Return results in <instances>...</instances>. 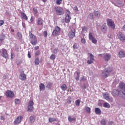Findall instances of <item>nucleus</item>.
Wrapping results in <instances>:
<instances>
[{
  "label": "nucleus",
  "instance_id": "f257e3e1",
  "mask_svg": "<svg viewBox=\"0 0 125 125\" xmlns=\"http://www.w3.org/2000/svg\"><path fill=\"white\" fill-rule=\"evenodd\" d=\"M112 71H113V68H112V67H108L105 68L104 69V72H103L101 74L103 79H106V78H108V77L110 76V74Z\"/></svg>",
  "mask_w": 125,
  "mask_h": 125
},
{
  "label": "nucleus",
  "instance_id": "f03ea898",
  "mask_svg": "<svg viewBox=\"0 0 125 125\" xmlns=\"http://www.w3.org/2000/svg\"><path fill=\"white\" fill-rule=\"evenodd\" d=\"M54 9L57 14V15L61 16L64 14V10L62 7L60 6H56L54 8Z\"/></svg>",
  "mask_w": 125,
  "mask_h": 125
},
{
  "label": "nucleus",
  "instance_id": "7ed1b4c3",
  "mask_svg": "<svg viewBox=\"0 0 125 125\" xmlns=\"http://www.w3.org/2000/svg\"><path fill=\"white\" fill-rule=\"evenodd\" d=\"M107 26L108 27H110L111 29H113V30H115V28L116 27L115 25V22L114 21H112L111 19H108L106 20Z\"/></svg>",
  "mask_w": 125,
  "mask_h": 125
},
{
  "label": "nucleus",
  "instance_id": "20e7f679",
  "mask_svg": "<svg viewBox=\"0 0 125 125\" xmlns=\"http://www.w3.org/2000/svg\"><path fill=\"white\" fill-rule=\"evenodd\" d=\"M61 29L60 27H59V26H56L55 28V30H53V32H52V35L54 37H55L56 36H58V34H59V33H60V31H61Z\"/></svg>",
  "mask_w": 125,
  "mask_h": 125
},
{
  "label": "nucleus",
  "instance_id": "39448f33",
  "mask_svg": "<svg viewBox=\"0 0 125 125\" xmlns=\"http://www.w3.org/2000/svg\"><path fill=\"white\" fill-rule=\"evenodd\" d=\"M112 95L113 96H121L122 97V92L120 90L114 89L112 91Z\"/></svg>",
  "mask_w": 125,
  "mask_h": 125
},
{
  "label": "nucleus",
  "instance_id": "423d86ee",
  "mask_svg": "<svg viewBox=\"0 0 125 125\" xmlns=\"http://www.w3.org/2000/svg\"><path fill=\"white\" fill-rule=\"evenodd\" d=\"M118 39L123 42H125V34H123L122 32H119L118 35Z\"/></svg>",
  "mask_w": 125,
  "mask_h": 125
},
{
  "label": "nucleus",
  "instance_id": "0eeeda50",
  "mask_svg": "<svg viewBox=\"0 0 125 125\" xmlns=\"http://www.w3.org/2000/svg\"><path fill=\"white\" fill-rule=\"evenodd\" d=\"M1 56L4 58H8V53H7V51L5 49H1Z\"/></svg>",
  "mask_w": 125,
  "mask_h": 125
},
{
  "label": "nucleus",
  "instance_id": "6e6552de",
  "mask_svg": "<svg viewBox=\"0 0 125 125\" xmlns=\"http://www.w3.org/2000/svg\"><path fill=\"white\" fill-rule=\"evenodd\" d=\"M119 90L121 92V93L122 92L124 93V92H125V84L124 83H121L119 84Z\"/></svg>",
  "mask_w": 125,
  "mask_h": 125
},
{
  "label": "nucleus",
  "instance_id": "1a4fd4ad",
  "mask_svg": "<svg viewBox=\"0 0 125 125\" xmlns=\"http://www.w3.org/2000/svg\"><path fill=\"white\" fill-rule=\"evenodd\" d=\"M104 59L105 62H108L111 59V54L109 53L104 54Z\"/></svg>",
  "mask_w": 125,
  "mask_h": 125
},
{
  "label": "nucleus",
  "instance_id": "9d476101",
  "mask_svg": "<svg viewBox=\"0 0 125 125\" xmlns=\"http://www.w3.org/2000/svg\"><path fill=\"white\" fill-rule=\"evenodd\" d=\"M89 39L90 41H91L93 43L95 44L97 43V40H96V39H95V38L93 37V36H92V34L90 32L89 33Z\"/></svg>",
  "mask_w": 125,
  "mask_h": 125
},
{
  "label": "nucleus",
  "instance_id": "9b49d317",
  "mask_svg": "<svg viewBox=\"0 0 125 125\" xmlns=\"http://www.w3.org/2000/svg\"><path fill=\"white\" fill-rule=\"evenodd\" d=\"M75 29L72 28V30L69 31L68 33V37L70 39H74L75 38Z\"/></svg>",
  "mask_w": 125,
  "mask_h": 125
},
{
  "label": "nucleus",
  "instance_id": "f8f14e48",
  "mask_svg": "<svg viewBox=\"0 0 125 125\" xmlns=\"http://www.w3.org/2000/svg\"><path fill=\"white\" fill-rule=\"evenodd\" d=\"M19 79H20L21 81H26L27 79V76H26V74H25L24 71L20 74L19 76Z\"/></svg>",
  "mask_w": 125,
  "mask_h": 125
},
{
  "label": "nucleus",
  "instance_id": "ddd939ff",
  "mask_svg": "<svg viewBox=\"0 0 125 125\" xmlns=\"http://www.w3.org/2000/svg\"><path fill=\"white\" fill-rule=\"evenodd\" d=\"M21 121H22V117L21 116H18L14 121V124L15 125H19L21 123Z\"/></svg>",
  "mask_w": 125,
  "mask_h": 125
},
{
  "label": "nucleus",
  "instance_id": "4468645a",
  "mask_svg": "<svg viewBox=\"0 0 125 125\" xmlns=\"http://www.w3.org/2000/svg\"><path fill=\"white\" fill-rule=\"evenodd\" d=\"M89 56L90 60L87 61V63H88V64H92V63H93V62L94 61V56H93L92 54L90 53Z\"/></svg>",
  "mask_w": 125,
  "mask_h": 125
},
{
  "label": "nucleus",
  "instance_id": "2eb2a0df",
  "mask_svg": "<svg viewBox=\"0 0 125 125\" xmlns=\"http://www.w3.org/2000/svg\"><path fill=\"white\" fill-rule=\"evenodd\" d=\"M6 95L10 98H12V97H14V93L10 90H8L6 92Z\"/></svg>",
  "mask_w": 125,
  "mask_h": 125
},
{
  "label": "nucleus",
  "instance_id": "dca6fc26",
  "mask_svg": "<svg viewBox=\"0 0 125 125\" xmlns=\"http://www.w3.org/2000/svg\"><path fill=\"white\" fill-rule=\"evenodd\" d=\"M103 95L104 99L107 101L110 100V96H109V94L108 93H104Z\"/></svg>",
  "mask_w": 125,
  "mask_h": 125
},
{
  "label": "nucleus",
  "instance_id": "f3484780",
  "mask_svg": "<svg viewBox=\"0 0 125 125\" xmlns=\"http://www.w3.org/2000/svg\"><path fill=\"white\" fill-rule=\"evenodd\" d=\"M119 57L120 58H124V57H125V52L124 51H120L119 53Z\"/></svg>",
  "mask_w": 125,
  "mask_h": 125
},
{
  "label": "nucleus",
  "instance_id": "a211bd4d",
  "mask_svg": "<svg viewBox=\"0 0 125 125\" xmlns=\"http://www.w3.org/2000/svg\"><path fill=\"white\" fill-rule=\"evenodd\" d=\"M114 5L115 6H117V7H122V6H124V4L123 3V2L120 1L114 3Z\"/></svg>",
  "mask_w": 125,
  "mask_h": 125
},
{
  "label": "nucleus",
  "instance_id": "6ab92c4d",
  "mask_svg": "<svg viewBox=\"0 0 125 125\" xmlns=\"http://www.w3.org/2000/svg\"><path fill=\"white\" fill-rule=\"evenodd\" d=\"M101 30L103 32H106V31H107V25H106V23L104 24L101 26Z\"/></svg>",
  "mask_w": 125,
  "mask_h": 125
},
{
  "label": "nucleus",
  "instance_id": "aec40b11",
  "mask_svg": "<svg viewBox=\"0 0 125 125\" xmlns=\"http://www.w3.org/2000/svg\"><path fill=\"white\" fill-rule=\"evenodd\" d=\"M30 121L31 124H33V123H35V121H36V116L35 115H32L30 116Z\"/></svg>",
  "mask_w": 125,
  "mask_h": 125
},
{
  "label": "nucleus",
  "instance_id": "412c9836",
  "mask_svg": "<svg viewBox=\"0 0 125 125\" xmlns=\"http://www.w3.org/2000/svg\"><path fill=\"white\" fill-rule=\"evenodd\" d=\"M72 18H71V16H66L65 21L66 23H70V21H71V19Z\"/></svg>",
  "mask_w": 125,
  "mask_h": 125
},
{
  "label": "nucleus",
  "instance_id": "4be33fe9",
  "mask_svg": "<svg viewBox=\"0 0 125 125\" xmlns=\"http://www.w3.org/2000/svg\"><path fill=\"white\" fill-rule=\"evenodd\" d=\"M95 112L97 115H100L101 114V109L98 107H96L95 108Z\"/></svg>",
  "mask_w": 125,
  "mask_h": 125
},
{
  "label": "nucleus",
  "instance_id": "5701e85b",
  "mask_svg": "<svg viewBox=\"0 0 125 125\" xmlns=\"http://www.w3.org/2000/svg\"><path fill=\"white\" fill-rule=\"evenodd\" d=\"M39 87L40 90H44L45 89V86L44 84L42 83H41L39 85Z\"/></svg>",
  "mask_w": 125,
  "mask_h": 125
},
{
  "label": "nucleus",
  "instance_id": "b1692460",
  "mask_svg": "<svg viewBox=\"0 0 125 125\" xmlns=\"http://www.w3.org/2000/svg\"><path fill=\"white\" fill-rule=\"evenodd\" d=\"M5 40V35L2 33L0 35V41L2 42V41H4Z\"/></svg>",
  "mask_w": 125,
  "mask_h": 125
},
{
  "label": "nucleus",
  "instance_id": "393cba45",
  "mask_svg": "<svg viewBox=\"0 0 125 125\" xmlns=\"http://www.w3.org/2000/svg\"><path fill=\"white\" fill-rule=\"evenodd\" d=\"M52 86V83L51 82H48L46 85V88L50 89Z\"/></svg>",
  "mask_w": 125,
  "mask_h": 125
},
{
  "label": "nucleus",
  "instance_id": "a878e982",
  "mask_svg": "<svg viewBox=\"0 0 125 125\" xmlns=\"http://www.w3.org/2000/svg\"><path fill=\"white\" fill-rule=\"evenodd\" d=\"M21 16L23 19H24V20H28V17L27 15H26V14L24 13H21Z\"/></svg>",
  "mask_w": 125,
  "mask_h": 125
},
{
  "label": "nucleus",
  "instance_id": "bb28decb",
  "mask_svg": "<svg viewBox=\"0 0 125 125\" xmlns=\"http://www.w3.org/2000/svg\"><path fill=\"white\" fill-rule=\"evenodd\" d=\"M29 37H30V38L31 39V41L33 40H35V39H37L36 36L33 34H32V32H29Z\"/></svg>",
  "mask_w": 125,
  "mask_h": 125
},
{
  "label": "nucleus",
  "instance_id": "cd10ccee",
  "mask_svg": "<svg viewBox=\"0 0 125 125\" xmlns=\"http://www.w3.org/2000/svg\"><path fill=\"white\" fill-rule=\"evenodd\" d=\"M29 37H30V38L31 39V41L33 40H35V39H37L36 36L33 34H32V32H29Z\"/></svg>",
  "mask_w": 125,
  "mask_h": 125
},
{
  "label": "nucleus",
  "instance_id": "c85d7f7f",
  "mask_svg": "<svg viewBox=\"0 0 125 125\" xmlns=\"http://www.w3.org/2000/svg\"><path fill=\"white\" fill-rule=\"evenodd\" d=\"M38 25H42L43 24V20L42 18H39L37 21Z\"/></svg>",
  "mask_w": 125,
  "mask_h": 125
},
{
  "label": "nucleus",
  "instance_id": "c756f323",
  "mask_svg": "<svg viewBox=\"0 0 125 125\" xmlns=\"http://www.w3.org/2000/svg\"><path fill=\"white\" fill-rule=\"evenodd\" d=\"M61 88L63 91H65V90H67V85L63 84L61 86Z\"/></svg>",
  "mask_w": 125,
  "mask_h": 125
},
{
  "label": "nucleus",
  "instance_id": "7c9ffc66",
  "mask_svg": "<svg viewBox=\"0 0 125 125\" xmlns=\"http://www.w3.org/2000/svg\"><path fill=\"white\" fill-rule=\"evenodd\" d=\"M37 41L38 40H37V39L31 40V44H32V45H36V44H37V43H38Z\"/></svg>",
  "mask_w": 125,
  "mask_h": 125
},
{
  "label": "nucleus",
  "instance_id": "2f4dec72",
  "mask_svg": "<svg viewBox=\"0 0 125 125\" xmlns=\"http://www.w3.org/2000/svg\"><path fill=\"white\" fill-rule=\"evenodd\" d=\"M94 14L96 17H100V13L98 11H94Z\"/></svg>",
  "mask_w": 125,
  "mask_h": 125
},
{
  "label": "nucleus",
  "instance_id": "473e14b6",
  "mask_svg": "<svg viewBox=\"0 0 125 125\" xmlns=\"http://www.w3.org/2000/svg\"><path fill=\"white\" fill-rule=\"evenodd\" d=\"M104 108H110V104L108 103H104Z\"/></svg>",
  "mask_w": 125,
  "mask_h": 125
},
{
  "label": "nucleus",
  "instance_id": "72a5a7b5",
  "mask_svg": "<svg viewBox=\"0 0 125 125\" xmlns=\"http://www.w3.org/2000/svg\"><path fill=\"white\" fill-rule=\"evenodd\" d=\"M106 124H107V121H106V120L103 119L101 121V124L102 125H106Z\"/></svg>",
  "mask_w": 125,
  "mask_h": 125
},
{
  "label": "nucleus",
  "instance_id": "f704fd0d",
  "mask_svg": "<svg viewBox=\"0 0 125 125\" xmlns=\"http://www.w3.org/2000/svg\"><path fill=\"white\" fill-rule=\"evenodd\" d=\"M56 119L55 118H49V123H52L53 122H56Z\"/></svg>",
  "mask_w": 125,
  "mask_h": 125
},
{
  "label": "nucleus",
  "instance_id": "c9c22d12",
  "mask_svg": "<svg viewBox=\"0 0 125 125\" xmlns=\"http://www.w3.org/2000/svg\"><path fill=\"white\" fill-rule=\"evenodd\" d=\"M68 121L69 122H70V123H72V122H73V121H76V118L74 117V118H71V116H69L68 117Z\"/></svg>",
  "mask_w": 125,
  "mask_h": 125
},
{
  "label": "nucleus",
  "instance_id": "e433bc0d",
  "mask_svg": "<svg viewBox=\"0 0 125 125\" xmlns=\"http://www.w3.org/2000/svg\"><path fill=\"white\" fill-rule=\"evenodd\" d=\"M34 63L36 65H39L40 64V59L39 58H36L35 60Z\"/></svg>",
  "mask_w": 125,
  "mask_h": 125
},
{
  "label": "nucleus",
  "instance_id": "4c0bfd02",
  "mask_svg": "<svg viewBox=\"0 0 125 125\" xmlns=\"http://www.w3.org/2000/svg\"><path fill=\"white\" fill-rule=\"evenodd\" d=\"M76 73H77V76H76V80L78 81H79V80H80V74H81V72H76Z\"/></svg>",
  "mask_w": 125,
  "mask_h": 125
},
{
  "label": "nucleus",
  "instance_id": "58836bf2",
  "mask_svg": "<svg viewBox=\"0 0 125 125\" xmlns=\"http://www.w3.org/2000/svg\"><path fill=\"white\" fill-rule=\"evenodd\" d=\"M34 110V106H28V109L27 111L29 112H32Z\"/></svg>",
  "mask_w": 125,
  "mask_h": 125
},
{
  "label": "nucleus",
  "instance_id": "ea45409f",
  "mask_svg": "<svg viewBox=\"0 0 125 125\" xmlns=\"http://www.w3.org/2000/svg\"><path fill=\"white\" fill-rule=\"evenodd\" d=\"M89 19L92 20L94 19V16L92 13H91L88 15Z\"/></svg>",
  "mask_w": 125,
  "mask_h": 125
},
{
  "label": "nucleus",
  "instance_id": "a19ab883",
  "mask_svg": "<svg viewBox=\"0 0 125 125\" xmlns=\"http://www.w3.org/2000/svg\"><path fill=\"white\" fill-rule=\"evenodd\" d=\"M85 110L86 113H87L88 114H89V113H90V110H91V109H90V107H86L85 108Z\"/></svg>",
  "mask_w": 125,
  "mask_h": 125
},
{
  "label": "nucleus",
  "instance_id": "79ce46f5",
  "mask_svg": "<svg viewBox=\"0 0 125 125\" xmlns=\"http://www.w3.org/2000/svg\"><path fill=\"white\" fill-rule=\"evenodd\" d=\"M21 102V101H20V99H16L15 100V104H20Z\"/></svg>",
  "mask_w": 125,
  "mask_h": 125
},
{
  "label": "nucleus",
  "instance_id": "37998d69",
  "mask_svg": "<svg viewBox=\"0 0 125 125\" xmlns=\"http://www.w3.org/2000/svg\"><path fill=\"white\" fill-rule=\"evenodd\" d=\"M71 102H72V99L70 97H69L67 99V103L68 104H71Z\"/></svg>",
  "mask_w": 125,
  "mask_h": 125
},
{
  "label": "nucleus",
  "instance_id": "c03bdc74",
  "mask_svg": "<svg viewBox=\"0 0 125 125\" xmlns=\"http://www.w3.org/2000/svg\"><path fill=\"white\" fill-rule=\"evenodd\" d=\"M28 106H34V102L33 101H30L28 103Z\"/></svg>",
  "mask_w": 125,
  "mask_h": 125
},
{
  "label": "nucleus",
  "instance_id": "a18cd8bd",
  "mask_svg": "<svg viewBox=\"0 0 125 125\" xmlns=\"http://www.w3.org/2000/svg\"><path fill=\"white\" fill-rule=\"evenodd\" d=\"M80 103H81V100H77L75 102V104L76 106H80Z\"/></svg>",
  "mask_w": 125,
  "mask_h": 125
},
{
  "label": "nucleus",
  "instance_id": "49530a36",
  "mask_svg": "<svg viewBox=\"0 0 125 125\" xmlns=\"http://www.w3.org/2000/svg\"><path fill=\"white\" fill-rule=\"evenodd\" d=\"M56 57L55 55L52 54L50 57V59H51V60H54V59H55Z\"/></svg>",
  "mask_w": 125,
  "mask_h": 125
},
{
  "label": "nucleus",
  "instance_id": "de8ad7c7",
  "mask_svg": "<svg viewBox=\"0 0 125 125\" xmlns=\"http://www.w3.org/2000/svg\"><path fill=\"white\" fill-rule=\"evenodd\" d=\"M62 0H56L57 4H58V5H60V4H61V2H62Z\"/></svg>",
  "mask_w": 125,
  "mask_h": 125
},
{
  "label": "nucleus",
  "instance_id": "09e8293b",
  "mask_svg": "<svg viewBox=\"0 0 125 125\" xmlns=\"http://www.w3.org/2000/svg\"><path fill=\"white\" fill-rule=\"evenodd\" d=\"M58 52V48H54L53 50V53H54L55 54H56V53H57V52Z\"/></svg>",
  "mask_w": 125,
  "mask_h": 125
},
{
  "label": "nucleus",
  "instance_id": "8fccbe9b",
  "mask_svg": "<svg viewBox=\"0 0 125 125\" xmlns=\"http://www.w3.org/2000/svg\"><path fill=\"white\" fill-rule=\"evenodd\" d=\"M84 81H86V77H85V76H82L81 77V82H83Z\"/></svg>",
  "mask_w": 125,
  "mask_h": 125
},
{
  "label": "nucleus",
  "instance_id": "3c124183",
  "mask_svg": "<svg viewBox=\"0 0 125 125\" xmlns=\"http://www.w3.org/2000/svg\"><path fill=\"white\" fill-rule=\"evenodd\" d=\"M17 36H18L19 39H21V38H22V34L20 32H18L17 33Z\"/></svg>",
  "mask_w": 125,
  "mask_h": 125
},
{
  "label": "nucleus",
  "instance_id": "603ef678",
  "mask_svg": "<svg viewBox=\"0 0 125 125\" xmlns=\"http://www.w3.org/2000/svg\"><path fill=\"white\" fill-rule=\"evenodd\" d=\"M73 10H74L76 12H78V11H79V9L78 8V7L77 6H75L73 8Z\"/></svg>",
  "mask_w": 125,
  "mask_h": 125
},
{
  "label": "nucleus",
  "instance_id": "864d4df0",
  "mask_svg": "<svg viewBox=\"0 0 125 125\" xmlns=\"http://www.w3.org/2000/svg\"><path fill=\"white\" fill-rule=\"evenodd\" d=\"M73 47L74 49H78V45H77V44H74L73 45Z\"/></svg>",
  "mask_w": 125,
  "mask_h": 125
},
{
  "label": "nucleus",
  "instance_id": "5fc2aeb1",
  "mask_svg": "<svg viewBox=\"0 0 125 125\" xmlns=\"http://www.w3.org/2000/svg\"><path fill=\"white\" fill-rule=\"evenodd\" d=\"M43 35L45 37H47V32L46 31H44L43 33Z\"/></svg>",
  "mask_w": 125,
  "mask_h": 125
},
{
  "label": "nucleus",
  "instance_id": "6e6d98bb",
  "mask_svg": "<svg viewBox=\"0 0 125 125\" xmlns=\"http://www.w3.org/2000/svg\"><path fill=\"white\" fill-rule=\"evenodd\" d=\"M3 24H4V21L3 20H0V26H2Z\"/></svg>",
  "mask_w": 125,
  "mask_h": 125
},
{
  "label": "nucleus",
  "instance_id": "4d7b16f0",
  "mask_svg": "<svg viewBox=\"0 0 125 125\" xmlns=\"http://www.w3.org/2000/svg\"><path fill=\"white\" fill-rule=\"evenodd\" d=\"M66 16H70V14H71V12H70V11H69L68 10H66Z\"/></svg>",
  "mask_w": 125,
  "mask_h": 125
},
{
  "label": "nucleus",
  "instance_id": "13d9d810",
  "mask_svg": "<svg viewBox=\"0 0 125 125\" xmlns=\"http://www.w3.org/2000/svg\"><path fill=\"white\" fill-rule=\"evenodd\" d=\"M121 97H123L124 99H125V92L124 93L122 92Z\"/></svg>",
  "mask_w": 125,
  "mask_h": 125
},
{
  "label": "nucleus",
  "instance_id": "bf43d9fd",
  "mask_svg": "<svg viewBox=\"0 0 125 125\" xmlns=\"http://www.w3.org/2000/svg\"><path fill=\"white\" fill-rule=\"evenodd\" d=\"M81 42H82V43H83V44L85 43V39H81Z\"/></svg>",
  "mask_w": 125,
  "mask_h": 125
},
{
  "label": "nucleus",
  "instance_id": "052dcab7",
  "mask_svg": "<svg viewBox=\"0 0 125 125\" xmlns=\"http://www.w3.org/2000/svg\"><path fill=\"white\" fill-rule=\"evenodd\" d=\"M0 119L1 121H5V118L3 116H1Z\"/></svg>",
  "mask_w": 125,
  "mask_h": 125
},
{
  "label": "nucleus",
  "instance_id": "680f3d73",
  "mask_svg": "<svg viewBox=\"0 0 125 125\" xmlns=\"http://www.w3.org/2000/svg\"><path fill=\"white\" fill-rule=\"evenodd\" d=\"M33 12H34V13L35 14H37V13H38V10H37V9L34 8H33Z\"/></svg>",
  "mask_w": 125,
  "mask_h": 125
},
{
  "label": "nucleus",
  "instance_id": "e2e57ef3",
  "mask_svg": "<svg viewBox=\"0 0 125 125\" xmlns=\"http://www.w3.org/2000/svg\"><path fill=\"white\" fill-rule=\"evenodd\" d=\"M40 51H37L35 53V56H38V55H40Z\"/></svg>",
  "mask_w": 125,
  "mask_h": 125
},
{
  "label": "nucleus",
  "instance_id": "0e129e2a",
  "mask_svg": "<svg viewBox=\"0 0 125 125\" xmlns=\"http://www.w3.org/2000/svg\"><path fill=\"white\" fill-rule=\"evenodd\" d=\"M3 78L4 79V80H6V79H7V75H4L3 76Z\"/></svg>",
  "mask_w": 125,
  "mask_h": 125
},
{
  "label": "nucleus",
  "instance_id": "69168bd1",
  "mask_svg": "<svg viewBox=\"0 0 125 125\" xmlns=\"http://www.w3.org/2000/svg\"><path fill=\"white\" fill-rule=\"evenodd\" d=\"M28 58H31V57H32V56H31V54H30V51H28Z\"/></svg>",
  "mask_w": 125,
  "mask_h": 125
},
{
  "label": "nucleus",
  "instance_id": "338daca9",
  "mask_svg": "<svg viewBox=\"0 0 125 125\" xmlns=\"http://www.w3.org/2000/svg\"><path fill=\"white\" fill-rule=\"evenodd\" d=\"M11 59H13V58H14V54L12 53L11 54Z\"/></svg>",
  "mask_w": 125,
  "mask_h": 125
},
{
  "label": "nucleus",
  "instance_id": "774afa93",
  "mask_svg": "<svg viewBox=\"0 0 125 125\" xmlns=\"http://www.w3.org/2000/svg\"><path fill=\"white\" fill-rule=\"evenodd\" d=\"M108 125H114V122H110L109 123H108Z\"/></svg>",
  "mask_w": 125,
  "mask_h": 125
}]
</instances>
